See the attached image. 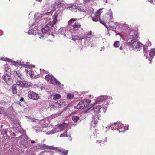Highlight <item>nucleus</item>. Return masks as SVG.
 Segmentation results:
<instances>
[{
    "mask_svg": "<svg viewBox=\"0 0 155 155\" xmlns=\"http://www.w3.org/2000/svg\"><path fill=\"white\" fill-rule=\"evenodd\" d=\"M61 14L60 12H57L54 14L53 16V20L51 22H50L43 27L42 29L43 33L53 35V33L56 31L57 29L54 27V25L57 22L61 19Z\"/></svg>",
    "mask_w": 155,
    "mask_h": 155,
    "instance_id": "1",
    "label": "nucleus"
},
{
    "mask_svg": "<svg viewBox=\"0 0 155 155\" xmlns=\"http://www.w3.org/2000/svg\"><path fill=\"white\" fill-rule=\"evenodd\" d=\"M106 128H110L112 130H119V133L124 132L125 130L128 129V127H125L124 125L120 122L111 123L107 127H106Z\"/></svg>",
    "mask_w": 155,
    "mask_h": 155,
    "instance_id": "2",
    "label": "nucleus"
},
{
    "mask_svg": "<svg viewBox=\"0 0 155 155\" xmlns=\"http://www.w3.org/2000/svg\"><path fill=\"white\" fill-rule=\"evenodd\" d=\"M33 121L35 123L38 124L36 126H35V127H34V126L33 127V128H36L35 131L36 132H41L44 130V129L45 127V126L44 125H43V124L44 123V121L43 120H39L35 119L33 120Z\"/></svg>",
    "mask_w": 155,
    "mask_h": 155,
    "instance_id": "3",
    "label": "nucleus"
},
{
    "mask_svg": "<svg viewBox=\"0 0 155 155\" xmlns=\"http://www.w3.org/2000/svg\"><path fill=\"white\" fill-rule=\"evenodd\" d=\"M45 148L46 149H53L62 155H67L68 150L61 147H55L54 146H45Z\"/></svg>",
    "mask_w": 155,
    "mask_h": 155,
    "instance_id": "4",
    "label": "nucleus"
},
{
    "mask_svg": "<svg viewBox=\"0 0 155 155\" xmlns=\"http://www.w3.org/2000/svg\"><path fill=\"white\" fill-rule=\"evenodd\" d=\"M45 79L48 82L52 84L60 87L63 86L62 84H61L59 81H58L52 75H47L45 77Z\"/></svg>",
    "mask_w": 155,
    "mask_h": 155,
    "instance_id": "5",
    "label": "nucleus"
},
{
    "mask_svg": "<svg viewBox=\"0 0 155 155\" xmlns=\"http://www.w3.org/2000/svg\"><path fill=\"white\" fill-rule=\"evenodd\" d=\"M68 126L67 124L63 123L61 124L58 125L57 127L53 129L51 131H49L46 133L47 135L52 134L56 132L61 131V130H64Z\"/></svg>",
    "mask_w": 155,
    "mask_h": 155,
    "instance_id": "6",
    "label": "nucleus"
},
{
    "mask_svg": "<svg viewBox=\"0 0 155 155\" xmlns=\"http://www.w3.org/2000/svg\"><path fill=\"white\" fill-rule=\"evenodd\" d=\"M91 102L89 99L84 100L80 101L76 106H74L75 108L77 109H82L87 107Z\"/></svg>",
    "mask_w": 155,
    "mask_h": 155,
    "instance_id": "7",
    "label": "nucleus"
},
{
    "mask_svg": "<svg viewBox=\"0 0 155 155\" xmlns=\"http://www.w3.org/2000/svg\"><path fill=\"white\" fill-rule=\"evenodd\" d=\"M10 63L12 65H14L15 66H17L18 65L22 66L24 67L25 68H32V67L34 68L35 67V65L30 64L28 62H27L26 64H24V62H21V61L19 60H17L16 61H12L10 59Z\"/></svg>",
    "mask_w": 155,
    "mask_h": 155,
    "instance_id": "8",
    "label": "nucleus"
},
{
    "mask_svg": "<svg viewBox=\"0 0 155 155\" xmlns=\"http://www.w3.org/2000/svg\"><path fill=\"white\" fill-rule=\"evenodd\" d=\"M77 19L74 18H72L68 22V24L71 27V28L72 29V31H74L78 30L81 27V25L78 23H75L72 25V23L76 21Z\"/></svg>",
    "mask_w": 155,
    "mask_h": 155,
    "instance_id": "9",
    "label": "nucleus"
},
{
    "mask_svg": "<svg viewBox=\"0 0 155 155\" xmlns=\"http://www.w3.org/2000/svg\"><path fill=\"white\" fill-rule=\"evenodd\" d=\"M101 109L100 105H98L96 107H94L93 109L91 110V113L93 114V119H98V117L97 114L100 112Z\"/></svg>",
    "mask_w": 155,
    "mask_h": 155,
    "instance_id": "10",
    "label": "nucleus"
},
{
    "mask_svg": "<svg viewBox=\"0 0 155 155\" xmlns=\"http://www.w3.org/2000/svg\"><path fill=\"white\" fill-rule=\"evenodd\" d=\"M28 96L30 99L37 100L39 98V96L35 92L31 91H29L28 93Z\"/></svg>",
    "mask_w": 155,
    "mask_h": 155,
    "instance_id": "11",
    "label": "nucleus"
},
{
    "mask_svg": "<svg viewBox=\"0 0 155 155\" xmlns=\"http://www.w3.org/2000/svg\"><path fill=\"white\" fill-rule=\"evenodd\" d=\"M138 41L136 39L129 38L127 40V42L128 45L131 46L134 49V47H135V46L137 43Z\"/></svg>",
    "mask_w": 155,
    "mask_h": 155,
    "instance_id": "12",
    "label": "nucleus"
},
{
    "mask_svg": "<svg viewBox=\"0 0 155 155\" xmlns=\"http://www.w3.org/2000/svg\"><path fill=\"white\" fill-rule=\"evenodd\" d=\"M103 9H100L97 10L95 14V15L94 17H92V20L95 22H97L98 21L99 19H100V15L101 13L100 11Z\"/></svg>",
    "mask_w": 155,
    "mask_h": 155,
    "instance_id": "13",
    "label": "nucleus"
},
{
    "mask_svg": "<svg viewBox=\"0 0 155 155\" xmlns=\"http://www.w3.org/2000/svg\"><path fill=\"white\" fill-rule=\"evenodd\" d=\"M107 98L106 96L104 95L100 96L96 100V104H100L101 102L107 99Z\"/></svg>",
    "mask_w": 155,
    "mask_h": 155,
    "instance_id": "14",
    "label": "nucleus"
},
{
    "mask_svg": "<svg viewBox=\"0 0 155 155\" xmlns=\"http://www.w3.org/2000/svg\"><path fill=\"white\" fill-rule=\"evenodd\" d=\"M150 58H149L148 60L150 61V62L152 61L153 58L154 56H155V48H153L151 49L149 53Z\"/></svg>",
    "mask_w": 155,
    "mask_h": 155,
    "instance_id": "15",
    "label": "nucleus"
},
{
    "mask_svg": "<svg viewBox=\"0 0 155 155\" xmlns=\"http://www.w3.org/2000/svg\"><path fill=\"white\" fill-rule=\"evenodd\" d=\"M129 35L134 38H137L138 37L137 31L136 30H131L129 33Z\"/></svg>",
    "mask_w": 155,
    "mask_h": 155,
    "instance_id": "16",
    "label": "nucleus"
},
{
    "mask_svg": "<svg viewBox=\"0 0 155 155\" xmlns=\"http://www.w3.org/2000/svg\"><path fill=\"white\" fill-rule=\"evenodd\" d=\"M20 86L22 87L28 88L30 87L31 85L27 82H20Z\"/></svg>",
    "mask_w": 155,
    "mask_h": 155,
    "instance_id": "17",
    "label": "nucleus"
},
{
    "mask_svg": "<svg viewBox=\"0 0 155 155\" xmlns=\"http://www.w3.org/2000/svg\"><path fill=\"white\" fill-rule=\"evenodd\" d=\"M25 71L28 75L30 76L31 78H33L34 73L33 71L32 70V68H26Z\"/></svg>",
    "mask_w": 155,
    "mask_h": 155,
    "instance_id": "18",
    "label": "nucleus"
},
{
    "mask_svg": "<svg viewBox=\"0 0 155 155\" xmlns=\"http://www.w3.org/2000/svg\"><path fill=\"white\" fill-rule=\"evenodd\" d=\"M2 78L7 84H10V76L8 74L3 75Z\"/></svg>",
    "mask_w": 155,
    "mask_h": 155,
    "instance_id": "19",
    "label": "nucleus"
},
{
    "mask_svg": "<svg viewBox=\"0 0 155 155\" xmlns=\"http://www.w3.org/2000/svg\"><path fill=\"white\" fill-rule=\"evenodd\" d=\"M13 129L14 130H16V131H18L22 134H23L25 133L24 130L22 129H21V127H14L13 128Z\"/></svg>",
    "mask_w": 155,
    "mask_h": 155,
    "instance_id": "20",
    "label": "nucleus"
},
{
    "mask_svg": "<svg viewBox=\"0 0 155 155\" xmlns=\"http://www.w3.org/2000/svg\"><path fill=\"white\" fill-rule=\"evenodd\" d=\"M72 32L71 29L70 30V31L69 32L68 31H66L64 34H63L64 37V38L66 37L67 38H70V36L71 35V32Z\"/></svg>",
    "mask_w": 155,
    "mask_h": 155,
    "instance_id": "21",
    "label": "nucleus"
},
{
    "mask_svg": "<svg viewBox=\"0 0 155 155\" xmlns=\"http://www.w3.org/2000/svg\"><path fill=\"white\" fill-rule=\"evenodd\" d=\"M66 31V28L64 27H61L57 31V33L58 34H64Z\"/></svg>",
    "mask_w": 155,
    "mask_h": 155,
    "instance_id": "22",
    "label": "nucleus"
},
{
    "mask_svg": "<svg viewBox=\"0 0 155 155\" xmlns=\"http://www.w3.org/2000/svg\"><path fill=\"white\" fill-rule=\"evenodd\" d=\"M14 74L16 77L18 78L19 79H22L23 78V77L21 73H20L19 71H15L14 72Z\"/></svg>",
    "mask_w": 155,
    "mask_h": 155,
    "instance_id": "23",
    "label": "nucleus"
},
{
    "mask_svg": "<svg viewBox=\"0 0 155 155\" xmlns=\"http://www.w3.org/2000/svg\"><path fill=\"white\" fill-rule=\"evenodd\" d=\"M143 46V45L138 41L137 43L135 46V47H134V49H141Z\"/></svg>",
    "mask_w": 155,
    "mask_h": 155,
    "instance_id": "24",
    "label": "nucleus"
},
{
    "mask_svg": "<svg viewBox=\"0 0 155 155\" xmlns=\"http://www.w3.org/2000/svg\"><path fill=\"white\" fill-rule=\"evenodd\" d=\"M17 85L14 84L12 87V90L13 94H15L17 93Z\"/></svg>",
    "mask_w": 155,
    "mask_h": 155,
    "instance_id": "25",
    "label": "nucleus"
},
{
    "mask_svg": "<svg viewBox=\"0 0 155 155\" xmlns=\"http://www.w3.org/2000/svg\"><path fill=\"white\" fill-rule=\"evenodd\" d=\"M92 118L94 120H93L91 123V127H94L96 124H97V119H93V117H92Z\"/></svg>",
    "mask_w": 155,
    "mask_h": 155,
    "instance_id": "26",
    "label": "nucleus"
},
{
    "mask_svg": "<svg viewBox=\"0 0 155 155\" xmlns=\"http://www.w3.org/2000/svg\"><path fill=\"white\" fill-rule=\"evenodd\" d=\"M92 35V32L91 31L88 32L86 33L83 37H85L84 38H90Z\"/></svg>",
    "mask_w": 155,
    "mask_h": 155,
    "instance_id": "27",
    "label": "nucleus"
},
{
    "mask_svg": "<svg viewBox=\"0 0 155 155\" xmlns=\"http://www.w3.org/2000/svg\"><path fill=\"white\" fill-rule=\"evenodd\" d=\"M109 22H111V20H112V19L113 18V16H112V12L111 11V9H110L109 10Z\"/></svg>",
    "mask_w": 155,
    "mask_h": 155,
    "instance_id": "28",
    "label": "nucleus"
},
{
    "mask_svg": "<svg viewBox=\"0 0 155 155\" xmlns=\"http://www.w3.org/2000/svg\"><path fill=\"white\" fill-rule=\"evenodd\" d=\"M40 74H46L48 73L47 71L44 70L43 68H40Z\"/></svg>",
    "mask_w": 155,
    "mask_h": 155,
    "instance_id": "29",
    "label": "nucleus"
},
{
    "mask_svg": "<svg viewBox=\"0 0 155 155\" xmlns=\"http://www.w3.org/2000/svg\"><path fill=\"white\" fill-rule=\"evenodd\" d=\"M74 95L71 94H69L67 96V98L68 99H72L73 98Z\"/></svg>",
    "mask_w": 155,
    "mask_h": 155,
    "instance_id": "30",
    "label": "nucleus"
},
{
    "mask_svg": "<svg viewBox=\"0 0 155 155\" xmlns=\"http://www.w3.org/2000/svg\"><path fill=\"white\" fill-rule=\"evenodd\" d=\"M79 117L77 116H73L72 117V120L75 122H77L79 119Z\"/></svg>",
    "mask_w": 155,
    "mask_h": 155,
    "instance_id": "31",
    "label": "nucleus"
},
{
    "mask_svg": "<svg viewBox=\"0 0 155 155\" xmlns=\"http://www.w3.org/2000/svg\"><path fill=\"white\" fill-rule=\"evenodd\" d=\"M120 42L118 41H116L114 44V46L115 47H119V45H120Z\"/></svg>",
    "mask_w": 155,
    "mask_h": 155,
    "instance_id": "32",
    "label": "nucleus"
},
{
    "mask_svg": "<svg viewBox=\"0 0 155 155\" xmlns=\"http://www.w3.org/2000/svg\"><path fill=\"white\" fill-rule=\"evenodd\" d=\"M61 96L60 95L57 94H55L54 96L53 99H59L61 98Z\"/></svg>",
    "mask_w": 155,
    "mask_h": 155,
    "instance_id": "33",
    "label": "nucleus"
},
{
    "mask_svg": "<svg viewBox=\"0 0 155 155\" xmlns=\"http://www.w3.org/2000/svg\"><path fill=\"white\" fill-rule=\"evenodd\" d=\"M75 38H76L77 39H77V40H79L81 39H84V38L85 37H83V35L82 36H75L74 37Z\"/></svg>",
    "mask_w": 155,
    "mask_h": 155,
    "instance_id": "34",
    "label": "nucleus"
},
{
    "mask_svg": "<svg viewBox=\"0 0 155 155\" xmlns=\"http://www.w3.org/2000/svg\"><path fill=\"white\" fill-rule=\"evenodd\" d=\"M99 21L101 23L103 24L106 28H107V27L106 25V23L105 22L102 21V20H101V19H99Z\"/></svg>",
    "mask_w": 155,
    "mask_h": 155,
    "instance_id": "35",
    "label": "nucleus"
},
{
    "mask_svg": "<svg viewBox=\"0 0 155 155\" xmlns=\"http://www.w3.org/2000/svg\"><path fill=\"white\" fill-rule=\"evenodd\" d=\"M106 140L103 141H97L96 142L97 143H102V144L104 143L106 141L107 138H105Z\"/></svg>",
    "mask_w": 155,
    "mask_h": 155,
    "instance_id": "36",
    "label": "nucleus"
},
{
    "mask_svg": "<svg viewBox=\"0 0 155 155\" xmlns=\"http://www.w3.org/2000/svg\"><path fill=\"white\" fill-rule=\"evenodd\" d=\"M28 34H34V32L33 30L32 29H29L28 32Z\"/></svg>",
    "mask_w": 155,
    "mask_h": 155,
    "instance_id": "37",
    "label": "nucleus"
},
{
    "mask_svg": "<svg viewBox=\"0 0 155 155\" xmlns=\"http://www.w3.org/2000/svg\"><path fill=\"white\" fill-rule=\"evenodd\" d=\"M148 1L151 3L155 4V0H148Z\"/></svg>",
    "mask_w": 155,
    "mask_h": 155,
    "instance_id": "38",
    "label": "nucleus"
},
{
    "mask_svg": "<svg viewBox=\"0 0 155 155\" xmlns=\"http://www.w3.org/2000/svg\"><path fill=\"white\" fill-rule=\"evenodd\" d=\"M63 4H64L63 3H61L60 2H58V7H61L63 5Z\"/></svg>",
    "mask_w": 155,
    "mask_h": 155,
    "instance_id": "39",
    "label": "nucleus"
},
{
    "mask_svg": "<svg viewBox=\"0 0 155 155\" xmlns=\"http://www.w3.org/2000/svg\"><path fill=\"white\" fill-rule=\"evenodd\" d=\"M66 134H65L64 133L61 134L60 136V137H64L66 136Z\"/></svg>",
    "mask_w": 155,
    "mask_h": 155,
    "instance_id": "40",
    "label": "nucleus"
},
{
    "mask_svg": "<svg viewBox=\"0 0 155 155\" xmlns=\"http://www.w3.org/2000/svg\"><path fill=\"white\" fill-rule=\"evenodd\" d=\"M76 8L77 10H79V11H81L83 12V9H82V10H81V8H79L78 7H76Z\"/></svg>",
    "mask_w": 155,
    "mask_h": 155,
    "instance_id": "41",
    "label": "nucleus"
},
{
    "mask_svg": "<svg viewBox=\"0 0 155 155\" xmlns=\"http://www.w3.org/2000/svg\"><path fill=\"white\" fill-rule=\"evenodd\" d=\"M4 60L5 61H8V62H9L10 61V59L8 58H6L5 59H4Z\"/></svg>",
    "mask_w": 155,
    "mask_h": 155,
    "instance_id": "42",
    "label": "nucleus"
},
{
    "mask_svg": "<svg viewBox=\"0 0 155 155\" xmlns=\"http://www.w3.org/2000/svg\"><path fill=\"white\" fill-rule=\"evenodd\" d=\"M77 39H78L77 38ZM72 40H73L74 41H76V40H77V38H75V37H74V38L73 37L72 38Z\"/></svg>",
    "mask_w": 155,
    "mask_h": 155,
    "instance_id": "43",
    "label": "nucleus"
},
{
    "mask_svg": "<svg viewBox=\"0 0 155 155\" xmlns=\"http://www.w3.org/2000/svg\"><path fill=\"white\" fill-rule=\"evenodd\" d=\"M34 25V23L32 24L31 25H30V24H29V26L30 28H31V27H32Z\"/></svg>",
    "mask_w": 155,
    "mask_h": 155,
    "instance_id": "44",
    "label": "nucleus"
},
{
    "mask_svg": "<svg viewBox=\"0 0 155 155\" xmlns=\"http://www.w3.org/2000/svg\"><path fill=\"white\" fill-rule=\"evenodd\" d=\"M24 100V99L23 98V97H21L20 100V101H23Z\"/></svg>",
    "mask_w": 155,
    "mask_h": 155,
    "instance_id": "45",
    "label": "nucleus"
},
{
    "mask_svg": "<svg viewBox=\"0 0 155 155\" xmlns=\"http://www.w3.org/2000/svg\"><path fill=\"white\" fill-rule=\"evenodd\" d=\"M107 97L108 98L107 99H110V100H111L112 99V97H110V96H107Z\"/></svg>",
    "mask_w": 155,
    "mask_h": 155,
    "instance_id": "46",
    "label": "nucleus"
},
{
    "mask_svg": "<svg viewBox=\"0 0 155 155\" xmlns=\"http://www.w3.org/2000/svg\"><path fill=\"white\" fill-rule=\"evenodd\" d=\"M143 50H144V53H145V52H146V51L145 50V47L144 46H143Z\"/></svg>",
    "mask_w": 155,
    "mask_h": 155,
    "instance_id": "47",
    "label": "nucleus"
},
{
    "mask_svg": "<svg viewBox=\"0 0 155 155\" xmlns=\"http://www.w3.org/2000/svg\"><path fill=\"white\" fill-rule=\"evenodd\" d=\"M104 1V2H105V3H107V0H103Z\"/></svg>",
    "mask_w": 155,
    "mask_h": 155,
    "instance_id": "48",
    "label": "nucleus"
},
{
    "mask_svg": "<svg viewBox=\"0 0 155 155\" xmlns=\"http://www.w3.org/2000/svg\"><path fill=\"white\" fill-rule=\"evenodd\" d=\"M103 110L104 112H105V111L106 110V108H104V107H103Z\"/></svg>",
    "mask_w": 155,
    "mask_h": 155,
    "instance_id": "49",
    "label": "nucleus"
},
{
    "mask_svg": "<svg viewBox=\"0 0 155 155\" xmlns=\"http://www.w3.org/2000/svg\"><path fill=\"white\" fill-rule=\"evenodd\" d=\"M151 45V43L150 42H149L148 43V45L150 46Z\"/></svg>",
    "mask_w": 155,
    "mask_h": 155,
    "instance_id": "50",
    "label": "nucleus"
},
{
    "mask_svg": "<svg viewBox=\"0 0 155 155\" xmlns=\"http://www.w3.org/2000/svg\"><path fill=\"white\" fill-rule=\"evenodd\" d=\"M13 116H14L16 115V113L15 112H14L13 114Z\"/></svg>",
    "mask_w": 155,
    "mask_h": 155,
    "instance_id": "51",
    "label": "nucleus"
},
{
    "mask_svg": "<svg viewBox=\"0 0 155 155\" xmlns=\"http://www.w3.org/2000/svg\"><path fill=\"white\" fill-rule=\"evenodd\" d=\"M120 50H122V49H123V48H122V46H121V47H120Z\"/></svg>",
    "mask_w": 155,
    "mask_h": 155,
    "instance_id": "52",
    "label": "nucleus"
},
{
    "mask_svg": "<svg viewBox=\"0 0 155 155\" xmlns=\"http://www.w3.org/2000/svg\"><path fill=\"white\" fill-rule=\"evenodd\" d=\"M56 31H55V32H56ZM54 32L53 33V34ZM46 34H48V35H52L53 36V37H54V36L53 35H52V34H48L47 33H46Z\"/></svg>",
    "mask_w": 155,
    "mask_h": 155,
    "instance_id": "53",
    "label": "nucleus"
},
{
    "mask_svg": "<svg viewBox=\"0 0 155 155\" xmlns=\"http://www.w3.org/2000/svg\"><path fill=\"white\" fill-rule=\"evenodd\" d=\"M31 142L32 143H35V141L34 140H32L31 141Z\"/></svg>",
    "mask_w": 155,
    "mask_h": 155,
    "instance_id": "54",
    "label": "nucleus"
},
{
    "mask_svg": "<svg viewBox=\"0 0 155 155\" xmlns=\"http://www.w3.org/2000/svg\"><path fill=\"white\" fill-rule=\"evenodd\" d=\"M12 117L10 118V121H11L12 122Z\"/></svg>",
    "mask_w": 155,
    "mask_h": 155,
    "instance_id": "55",
    "label": "nucleus"
},
{
    "mask_svg": "<svg viewBox=\"0 0 155 155\" xmlns=\"http://www.w3.org/2000/svg\"><path fill=\"white\" fill-rule=\"evenodd\" d=\"M14 104H12V109H13V105H14Z\"/></svg>",
    "mask_w": 155,
    "mask_h": 155,
    "instance_id": "56",
    "label": "nucleus"
},
{
    "mask_svg": "<svg viewBox=\"0 0 155 155\" xmlns=\"http://www.w3.org/2000/svg\"><path fill=\"white\" fill-rule=\"evenodd\" d=\"M42 0H36V1H39V2H41Z\"/></svg>",
    "mask_w": 155,
    "mask_h": 155,
    "instance_id": "57",
    "label": "nucleus"
},
{
    "mask_svg": "<svg viewBox=\"0 0 155 155\" xmlns=\"http://www.w3.org/2000/svg\"><path fill=\"white\" fill-rule=\"evenodd\" d=\"M69 137H70V140L71 141L72 140V139L71 138V136H69Z\"/></svg>",
    "mask_w": 155,
    "mask_h": 155,
    "instance_id": "58",
    "label": "nucleus"
},
{
    "mask_svg": "<svg viewBox=\"0 0 155 155\" xmlns=\"http://www.w3.org/2000/svg\"><path fill=\"white\" fill-rule=\"evenodd\" d=\"M13 134L14 135V136H16V135H15V133L13 132Z\"/></svg>",
    "mask_w": 155,
    "mask_h": 155,
    "instance_id": "59",
    "label": "nucleus"
},
{
    "mask_svg": "<svg viewBox=\"0 0 155 155\" xmlns=\"http://www.w3.org/2000/svg\"><path fill=\"white\" fill-rule=\"evenodd\" d=\"M145 56H146V58H148V56L147 55H146L145 54H144Z\"/></svg>",
    "mask_w": 155,
    "mask_h": 155,
    "instance_id": "60",
    "label": "nucleus"
},
{
    "mask_svg": "<svg viewBox=\"0 0 155 155\" xmlns=\"http://www.w3.org/2000/svg\"><path fill=\"white\" fill-rule=\"evenodd\" d=\"M5 134H7V131H6V130H5Z\"/></svg>",
    "mask_w": 155,
    "mask_h": 155,
    "instance_id": "61",
    "label": "nucleus"
},
{
    "mask_svg": "<svg viewBox=\"0 0 155 155\" xmlns=\"http://www.w3.org/2000/svg\"><path fill=\"white\" fill-rule=\"evenodd\" d=\"M1 127H3V125H1Z\"/></svg>",
    "mask_w": 155,
    "mask_h": 155,
    "instance_id": "62",
    "label": "nucleus"
},
{
    "mask_svg": "<svg viewBox=\"0 0 155 155\" xmlns=\"http://www.w3.org/2000/svg\"><path fill=\"white\" fill-rule=\"evenodd\" d=\"M100 51H102V49L100 50Z\"/></svg>",
    "mask_w": 155,
    "mask_h": 155,
    "instance_id": "63",
    "label": "nucleus"
},
{
    "mask_svg": "<svg viewBox=\"0 0 155 155\" xmlns=\"http://www.w3.org/2000/svg\"><path fill=\"white\" fill-rule=\"evenodd\" d=\"M44 37V36H43V35H42V36H41V37Z\"/></svg>",
    "mask_w": 155,
    "mask_h": 155,
    "instance_id": "64",
    "label": "nucleus"
}]
</instances>
